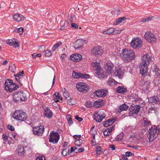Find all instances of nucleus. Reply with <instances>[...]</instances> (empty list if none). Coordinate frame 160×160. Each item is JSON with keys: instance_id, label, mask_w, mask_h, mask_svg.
Masks as SVG:
<instances>
[{"instance_id": "f257e3e1", "label": "nucleus", "mask_w": 160, "mask_h": 160, "mask_svg": "<svg viewBox=\"0 0 160 160\" xmlns=\"http://www.w3.org/2000/svg\"><path fill=\"white\" fill-rule=\"evenodd\" d=\"M142 61L140 63L139 68L140 73L142 76L147 73L148 65L151 62L152 59L147 54L143 55L142 58Z\"/></svg>"}, {"instance_id": "f03ea898", "label": "nucleus", "mask_w": 160, "mask_h": 160, "mask_svg": "<svg viewBox=\"0 0 160 160\" xmlns=\"http://www.w3.org/2000/svg\"><path fill=\"white\" fill-rule=\"evenodd\" d=\"M120 56L125 62H129L135 57V53L132 50L127 49L123 50L120 54Z\"/></svg>"}, {"instance_id": "7ed1b4c3", "label": "nucleus", "mask_w": 160, "mask_h": 160, "mask_svg": "<svg viewBox=\"0 0 160 160\" xmlns=\"http://www.w3.org/2000/svg\"><path fill=\"white\" fill-rule=\"evenodd\" d=\"M160 131V129L158 128L156 126H152L148 130V138L150 142L153 141L158 136Z\"/></svg>"}, {"instance_id": "20e7f679", "label": "nucleus", "mask_w": 160, "mask_h": 160, "mask_svg": "<svg viewBox=\"0 0 160 160\" xmlns=\"http://www.w3.org/2000/svg\"><path fill=\"white\" fill-rule=\"evenodd\" d=\"M26 94L22 91L16 92L13 95V100L14 102L19 103L27 99Z\"/></svg>"}, {"instance_id": "39448f33", "label": "nucleus", "mask_w": 160, "mask_h": 160, "mask_svg": "<svg viewBox=\"0 0 160 160\" xmlns=\"http://www.w3.org/2000/svg\"><path fill=\"white\" fill-rule=\"evenodd\" d=\"M5 86V90L10 92L17 90L19 88L18 84L13 82L12 81L9 79H8L6 81Z\"/></svg>"}, {"instance_id": "423d86ee", "label": "nucleus", "mask_w": 160, "mask_h": 160, "mask_svg": "<svg viewBox=\"0 0 160 160\" xmlns=\"http://www.w3.org/2000/svg\"><path fill=\"white\" fill-rule=\"evenodd\" d=\"M13 118L17 120L24 121L27 118L26 113L22 110H16L13 115Z\"/></svg>"}, {"instance_id": "0eeeda50", "label": "nucleus", "mask_w": 160, "mask_h": 160, "mask_svg": "<svg viewBox=\"0 0 160 160\" xmlns=\"http://www.w3.org/2000/svg\"><path fill=\"white\" fill-rule=\"evenodd\" d=\"M59 137L60 135L58 132L52 131L50 134L49 141L53 144L56 143L58 142Z\"/></svg>"}, {"instance_id": "6e6552de", "label": "nucleus", "mask_w": 160, "mask_h": 160, "mask_svg": "<svg viewBox=\"0 0 160 160\" xmlns=\"http://www.w3.org/2000/svg\"><path fill=\"white\" fill-rule=\"evenodd\" d=\"M131 46L135 49L140 48L142 44V41L139 38H133L130 43Z\"/></svg>"}, {"instance_id": "1a4fd4ad", "label": "nucleus", "mask_w": 160, "mask_h": 160, "mask_svg": "<svg viewBox=\"0 0 160 160\" xmlns=\"http://www.w3.org/2000/svg\"><path fill=\"white\" fill-rule=\"evenodd\" d=\"M144 37L147 41L150 43H154L157 41V38L155 35L151 32H146L144 35Z\"/></svg>"}, {"instance_id": "9d476101", "label": "nucleus", "mask_w": 160, "mask_h": 160, "mask_svg": "<svg viewBox=\"0 0 160 160\" xmlns=\"http://www.w3.org/2000/svg\"><path fill=\"white\" fill-rule=\"evenodd\" d=\"M76 88L78 90L81 92H86L89 89L88 86L83 82H78L76 84Z\"/></svg>"}, {"instance_id": "9b49d317", "label": "nucleus", "mask_w": 160, "mask_h": 160, "mask_svg": "<svg viewBox=\"0 0 160 160\" xmlns=\"http://www.w3.org/2000/svg\"><path fill=\"white\" fill-rule=\"evenodd\" d=\"M44 128L43 126L40 125L32 128L33 133L35 135H42L44 132Z\"/></svg>"}, {"instance_id": "f8f14e48", "label": "nucleus", "mask_w": 160, "mask_h": 160, "mask_svg": "<svg viewBox=\"0 0 160 160\" xmlns=\"http://www.w3.org/2000/svg\"><path fill=\"white\" fill-rule=\"evenodd\" d=\"M24 75L23 72L22 71L15 75V79L21 86H22L25 81L23 78Z\"/></svg>"}, {"instance_id": "ddd939ff", "label": "nucleus", "mask_w": 160, "mask_h": 160, "mask_svg": "<svg viewBox=\"0 0 160 160\" xmlns=\"http://www.w3.org/2000/svg\"><path fill=\"white\" fill-rule=\"evenodd\" d=\"M91 53L92 55L98 57L102 55L103 51L100 47L98 46L93 48L91 50Z\"/></svg>"}, {"instance_id": "4468645a", "label": "nucleus", "mask_w": 160, "mask_h": 160, "mask_svg": "<svg viewBox=\"0 0 160 160\" xmlns=\"http://www.w3.org/2000/svg\"><path fill=\"white\" fill-rule=\"evenodd\" d=\"M86 44V41L82 39H79L76 41L74 43V47L76 49H79L84 44Z\"/></svg>"}, {"instance_id": "2eb2a0df", "label": "nucleus", "mask_w": 160, "mask_h": 160, "mask_svg": "<svg viewBox=\"0 0 160 160\" xmlns=\"http://www.w3.org/2000/svg\"><path fill=\"white\" fill-rule=\"evenodd\" d=\"M105 117V114H103L100 115L98 112H96L93 116L94 119L96 122H100L102 119Z\"/></svg>"}, {"instance_id": "dca6fc26", "label": "nucleus", "mask_w": 160, "mask_h": 160, "mask_svg": "<svg viewBox=\"0 0 160 160\" xmlns=\"http://www.w3.org/2000/svg\"><path fill=\"white\" fill-rule=\"evenodd\" d=\"M107 91L105 89H101L96 91L94 93L99 97H104L107 95Z\"/></svg>"}, {"instance_id": "f3484780", "label": "nucleus", "mask_w": 160, "mask_h": 160, "mask_svg": "<svg viewBox=\"0 0 160 160\" xmlns=\"http://www.w3.org/2000/svg\"><path fill=\"white\" fill-rule=\"evenodd\" d=\"M113 64L110 63H107V65L105 66V68L109 74H112L114 73L113 70Z\"/></svg>"}, {"instance_id": "a211bd4d", "label": "nucleus", "mask_w": 160, "mask_h": 160, "mask_svg": "<svg viewBox=\"0 0 160 160\" xmlns=\"http://www.w3.org/2000/svg\"><path fill=\"white\" fill-rule=\"evenodd\" d=\"M140 110V106L139 105H132L129 108V110L132 113L137 114Z\"/></svg>"}, {"instance_id": "6ab92c4d", "label": "nucleus", "mask_w": 160, "mask_h": 160, "mask_svg": "<svg viewBox=\"0 0 160 160\" xmlns=\"http://www.w3.org/2000/svg\"><path fill=\"white\" fill-rule=\"evenodd\" d=\"M82 55L79 54H74L71 55L70 58L74 62L79 61L82 59Z\"/></svg>"}, {"instance_id": "aec40b11", "label": "nucleus", "mask_w": 160, "mask_h": 160, "mask_svg": "<svg viewBox=\"0 0 160 160\" xmlns=\"http://www.w3.org/2000/svg\"><path fill=\"white\" fill-rule=\"evenodd\" d=\"M8 44L10 46H13L15 48H18L19 47V43L16 41L15 39H8L7 41Z\"/></svg>"}, {"instance_id": "412c9836", "label": "nucleus", "mask_w": 160, "mask_h": 160, "mask_svg": "<svg viewBox=\"0 0 160 160\" xmlns=\"http://www.w3.org/2000/svg\"><path fill=\"white\" fill-rule=\"evenodd\" d=\"M13 18L15 21L18 22L24 21L26 19L25 17L19 14H15Z\"/></svg>"}, {"instance_id": "4be33fe9", "label": "nucleus", "mask_w": 160, "mask_h": 160, "mask_svg": "<svg viewBox=\"0 0 160 160\" xmlns=\"http://www.w3.org/2000/svg\"><path fill=\"white\" fill-rule=\"evenodd\" d=\"M113 73H115L117 77L120 78L123 76L124 71L123 69L118 68L116 69Z\"/></svg>"}, {"instance_id": "5701e85b", "label": "nucleus", "mask_w": 160, "mask_h": 160, "mask_svg": "<svg viewBox=\"0 0 160 160\" xmlns=\"http://www.w3.org/2000/svg\"><path fill=\"white\" fill-rule=\"evenodd\" d=\"M116 121L115 118H113L108 119L105 122H103V125L106 127H108V126L112 125L114 122Z\"/></svg>"}, {"instance_id": "b1692460", "label": "nucleus", "mask_w": 160, "mask_h": 160, "mask_svg": "<svg viewBox=\"0 0 160 160\" xmlns=\"http://www.w3.org/2000/svg\"><path fill=\"white\" fill-rule=\"evenodd\" d=\"M17 151L19 156L22 157L24 156L25 150L23 146H18L17 148Z\"/></svg>"}, {"instance_id": "393cba45", "label": "nucleus", "mask_w": 160, "mask_h": 160, "mask_svg": "<svg viewBox=\"0 0 160 160\" xmlns=\"http://www.w3.org/2000/svg\"><path fill=\"white\" fill-rule=\"evenodd\" d=\"M113 126H112L107 128L103 132V133L104 136L107 137L112 134V132L113 130Z\"/></svg>"}, {"instance_id": "a878e982", "label": "nucleus", "mask_w": 160, "mask_h": 160, "mask_svg": "<svg viewBox=\"0 0 160 160\" xmlns=\"http://www.w3.org/2000/svg\"><path fill=\"white\" fill-rule=\"evenodd\" d=\"M148 102L151 103H160V100L157 96H153L149 98Z\"/></svg>"}, {"instance_id": "bb28decb", "label": "nucleus", "mask_w": 160, "mask_h": 160, "mask_svg": "<svg viewBox=\"0 0 160 160\" xmlns=\"http://www.w3.org/2000/svg\"><path fill=\"white\" fill-rule=\"evenodd\" d=\"M53 100L56 102H60L62 100V98L61 97L60 94L59 93L56 92L53 95Z\"/></svg>"}, {"instance_id": "cd10ccee", "label": "nucleus", "mask_w": 160, "mask_h": 160, "mask_svg": "<svg viewBox=\"0 0 160 160\" xmlns=\"http://www.w3.org/2000/svg\"><path fill=\"white\" fill-rule=\"evenodd\" d=\"M150 83L148 81L145 82L142 86V89L144 91H147L149 88Z\"/></svg>"}, {"instance_id": "c85d7f7f", "label": "nucleus", "mask_w": 160, "mask_h": 160, "mask_svg": "<svg viewBox=\"0 0 160 160\" xmlns=\"http://www.w3.org/2000/svg\"><path fill=\"white\" fill-rule=\"evenodd\" d=\"M44 115L48 118H50L52 117V112L48 108H46L44 112Z\"/></svg>"}, {"instance_id": "c756f323", "label": "nucleus", "mask_w": 160, "mask_h": 160, "mask_svg": "<svg viewBox=\"0 0 160 160\" xmlns=\"http://www.w3.org/2000/svg\"><path fill=\"white\" fill-rule=\"evenodd\" d=\"M116 91L118 93H124L126 92L127 89L122 86H119L117 88Z\"/></svg>"}, {"instance_id": "7c9ffc66", "label": "nucleus", "mask_w": 160, "mask_h": 160, "mask_svg": "<svg viewBox=\"0 0 160 160\" xmlns=\"http://www.w3.org/2000/svg\"><path fill=\"white\" fill-rule=\"evenodd\" d=\"M128 108V106L125 104H123L119 107L118 111L120 112L122 111L127 110Z\"/></svg>"}, {"instance_id": "2f4dec72", "label": "nucleus", "mask_w": 160, "mask_h": 160, "mask_svg": "<svg viewBox=\"0 0 160 160\" xmlns=\"http://www.w3.org/2000/svg\"><path fill=\"white\" fill-rule=\"evenodd\" d=\"M92 65L95 68L94 69L96 70L100 71V66L99 63L97 62H92Z\"/></svg>"}, {"instance_id": "473e14b6", "label": "nucleus", "mask_w": 160, "mask_h": 160, "mask_svg": "<svg viewBox=\"0 0 160 160\" xmlns=\"http://www.w3.org/2000/svg\"><path fill=\"white\" fill-rule=\"evenodd\" d=\"M67 22L65 20L61 21L60 23L61 27L60 28L59 30H62L65 29L67 28Z\"/></svg>"}, {"instance_id": "72a5a7b5", "label": "nucleus", "mask_w": 160, "mask_h": 160, "mask_svg": "<svg viewBox=\"0 0 160 160\" xmlns=\"http://www.w3.org/2000/svg\"><path fill=\"white\" fill-rule=\"evenodd\" d=\"M62 92L64 96L66 99H68L70 98V94L66 91L65 88L62 89Z\"/></svg>"}, {"instance_id": "f704fd0d", "label": "nucleus", "mask_w": 160, "mask_h": 160, "mask_svg": "<svg viewBox=\"0 0 160 160\" xmlns=\"http://www.w3.org/2000/svg\"><path fill=\"white\" fill-rule=\"evenodd\" d=\"M114 30V28H109L107 29L104 30L103 32V33L105 34L108 35H110L112 34H113V32Z\"/></svg>"}, {"instance_id": "c9c22d12", "label": "nucleus", "mask_w": 160, "mask_h": 160, "mask_svg": "<svg viewBox=\"0 0 160 160\" xmlns=\"http://www.w3.org/2000/svg\"><path fill=\"white\" fill-rule=\"evenodd\" d=\"M62 43L61 42H58L54 44L52 48V51L54 52L55 51L59 46L62 45Z\"/></svg>"}, {"instance_id": "e433bc0d", "label": "nucleus", "mask_w": 160, "mask_h": 160, "mask_svg": "<svg viewBox=\"0 0 160 160\" xmlns=\"http://www.w3.org/2000/svg\"><path fill=\"white\" fill-rule=\"evenodd\" d=\"M69 149L68 148L63 149L61 152V154L63 156H66L69 155Z\"/></svg>"}, {"instance_id": "4c0bfd02", "label": "nucleus", "mask_w": 160, "mask_h": 160, "mask_svg": "<svg viewBox=\"0 0 160 160\" xmlns=\"http://www.w3.org/2000/svg\"><path fill=\"white\" fill-rule=\"evenodd\" d=\"M82 75L81 73L73 71L72 74V76L75 78H81V75Z\"/></svg>"}, {"instance_id": "58836bf2", "label": "nucleus", "mask_w": 160, "mask_h": 160, "mask_svg": "<svg viewBox=\"0 0 160 160\" xmlns=\"http://www.w3.org/2000/svg\"><path fill=\"white\" fill-rule=\"evenodd\" d=\"M144 127H146L151 125V122L147 118H143Z\"/></svg>"}, {"instance_id": "ea45409f", "label": "nucleus", "mask_w": 160, "mask_h": 160, "mask_svg": "<svg viewBox=\"0 0 160 160\" xmlns=\"http://www.w3.org/2000/svg\"><path fill=\"white\" fill-rule=\"evenodd\" d=\"M108 83V85L113 86L116 84L117 82L113 79H109Z\"/></svg>"}, {"instance_id": "a19ab883", "label": "nucleus", "mask_w": 160, "mask_h": 160, "mask_svg": "<svg viewBox=\"0 0 160 160\" xmlns=\"http://www.w3.org/2000/svg\"><path fill=\"white\" fill-rule=\"evenodd\" d=\"M82 143V140L81 139H77L75 142V144L76 146H77L78 147H80L81 146V145Z\"/></svg>"}, {"instance_id": "79ce46f5", "label": "nucleus", "mask_w": 160, "mask_h": 160, "mask_svg": "<svg viewBox=\"0 0 160 160\" xmlns=\"http://www.w3.org/2000/svg\"><path fill=\"white\" fill-rule=\"evenodd\" d=\"M101 102L96 101L93 103V106L96 108H100L101 106Z\"/></svg>"}, {"instance_id": "37998d69", "label": "nucleus", "mask_w": 160, "mask_h": 160, "mask_svg": "<svg viewBox=\"0 0 160 160\" xmlns=\"http://www.w3.org/2000/svg\"><path fill=\"white\" fill-rule=\"evenodd\" d=\"M81 74L80 78L82 79H88L90 77V75L88 74L81 73Z\"/></svg>"}, {"instance_id": "c03bdc74", "label": "nucleus", "mask_w": 160, "mask_h": 160, "mask_svg": "<svg viewBox=\"0 0 160 160\" xmlns=\"http://www.w3.org/2000/svg\"><path fill=\"white\" fill-rule=\"evenodd\" d=\"M126 19L125 17L119 18L116 20V22L117 23H120Z\"/></svg>"}, {"instance_id": "a18cd8bd", "label": "nucleus", "mask_w": 160, "mask_h": 160, "mask_svg": "<svg viewBox=\"0 0 160 160\" xmlns=\"http://www.w3.org/2000/svg\"><path fill=\"white\" fill-rule=\"evenodd\" d=\"M52 52L49 50H47L45 52V57H50L52 55Z\"/></svg>"}, {"instance_id": "49530a36", "label": "nucleus", "mask_w": 160, "mask_h": 160, "mask_svg": "<svg viewBox=\"0 0 160 160\" xmlns=\"http://www.w3.org/2000/svg\"><path fill=\"white\" fill-rule=\"evenodd\" d=\"M16 66L14 64H13L9 67V70L12 72H14L16 70Z\"/></svg>"}, {"instance_id": "de8ad7c7", "label": "nucleus", "mask_w": 160, "mask_h": 160, "mask_svg": "<svg viewBox=\"0 0 160 160\" xmlns=\"http://www.w3.org/2000/svg\"><path fill=\"white\" fill-rule=\"evenodd\" d=\"M67 119H69L68 120V123L69 125H71L73 123V122L71 119V117L70 115H68L66 117Z\"/></svg>"}, {"instance_id": "09e8293b", "label": "nucleus", "mask_w": 160, "mask_h": 160, "mask_svg": "<svg viewBox=\"0 0 160 160\" xmlns=\"http://www.w3.org/2000/svg\"><path fill=\"white\" fill-rule=\"evenodd\" d=\"M92 105V102L90 101L87 102L85 104V106L88 108H91Z\"/></svg>"}, {"instance_id": "8fccbe9b", "label": "nucleus", "mask_w": 160, "mask_h": 160, "mask_svg": "<svg viewBox=\"0 0 160 160\" xmlns=\"http://www.w3.org/2000/svg\"><path fill=\"white\" fill-rule=\"evenodd\" d=\"M96 154H100L101 153V147H98L96 148Z\"/></svg>"}, {"instance_id": "3c124183", "label": "nucleus", "mask_w": 160, "mask_h": 160, "mask_svg": "<svg viewBox=\"0 0 160 160\" xmlns=\"http://www.w3.org/2000/svg\"><path fill=\"white\" fill-rule=\"evenodd\" d=\"M9 136L10 137L12 136L14 139H17L18 137V135L15 133L12 132Z\"/></svg>"}, {"instance_id": "603ef678", "label": "nucleus", "mask_w": 160, "mask_h": 160, "mask_svg": "<svg viewBox=\"0 0 160 160\" xmlns=\"http://www.w3.org/2000/svg\"><path fill=\"white\" fill-rule=\"evenodd\" d=\"M45 48L44 46H41L38 50L41 52H43L45 50Z\"/></svg>"}, {"instance_id": "864d4df0", "label": "nucleus", "mask_w": 160, "mask_h": 160, "mask_svg": "<svg viewBox=\"0 0 160 160\" xmlns=\"http://www.w3.org/2000/svg\"><path fill=\"white\" fill-rule=\"evenodd\" d=\"M24 29L22 27L18 28V32L20 34H22L23 31Z\"/></svg>"}, {"instance_id": "5fc2aeb1", "label": "nucleus", "mask_w": 160, "mask_h": 160, "mask_svg": "<svg viewBox=\"0 0 160 160\" xmlns=\"http://www.w3.org/2000/svg\"><path fill=\"white\" fill-rule=\"evenodd\" d=\"M32 57L34 58H35L37 57H40L41 56V53H38L37 54H36L35 53H33L32 55Z\"/></svg>"}, {"instance_id": "6e6d98bb", "label": "nucleus", "mask_w": 160, "mask_h": 160, "mask_svg": "<svg viewBox=\"0 0 160 160\" xmlns=\"http://www.w3.org/2000/svg\"><path fill=\"white\" fill-rule=\"evenodd\" d=\"M121 30H116L114 29V31L113 32V34H119L121 32Z\"/></svg>"}, {"instance_id": "4d7b16f0", "label": "nucleus", "mask_w": 160, "mask_h": 160, "mask_svg": "<svg viewBox=\"0 0 160 160\" xmlns=\"http://www.w3.org/2000/svg\"><path fill=\"white\" fill-rule=\"evenodd\" d=\"M8 128L11 131H13L14 130V128L13 126L9 125H8Z\"/></svg>"}, {"instance_id": "13d9d810", "label": "nucleus", "mask_w": 160, "mask_h": 160, "mask_svg": "<svg viewBox=\"0 0 160 160\" xmlns=\"http://www.w3.org/2000/svg\"><path fill=\"white\" fill-rule=\"evenodd\" d=\"M77 149V148H76L75 147H72L71 148V152H76V150Z\"/></svg>"}, {"instance_id": "bf43d9fd", "label": "nucleus", "mask_w": 160, "mask_h": 160, "mask_svg": "<svg viewBox=\"0 0 160 160\" xmlns=\"http://www.w3.org/2000/svg\"><path fill=\"white\" fill-rule=\"evenodd\" d=\"M132 153L130 152H126V156H132Z\"/></svg>"}, {"instance_id": "052dcab7", "label": "nucleus", "mask_w": 160, "mask_h": 160, "mask_svg": "<svg viewBox=\"0 0 160 160\" xmlns=\"http://www.w3.org/2000/svg\"><path fill=\"white\" fill-rule=\"evenodd\" d=\"M71 26L74 29H76L78 28L77 24L75 23H72Z\"/></svg>"}, {"instance_id": "680f3d73", "label": "nucleus", "mask_w": 160, "mask_h": 160, "mask_svg": "<svg viewBox=\"0 0 160 160\" xmlns=\"http://www.w3.org/2000/svg\"><path fill=\"white\" fill-rule=\"evenodd\" d=\"M36 160H45V158L44 156L39 157L37 158Z\"/></svg>"}, {"instance_id": "e2e57ef3", "label": "nucleus", "mask_w": 160, "mask_h": 160, "mask_svg": "<svg viewBox=\"0 0 160 160\" xmlns=\"http://www.w3.org/2000/svg\"><path fill=\"white\" fill-rule=\"evenodd\" d=\"M75 118L76 120H78V121H79V122H81L82 120V118L79 117H78V116L77 115L76 116Z\"/></svg>"}, {"instance_id": "0e129e2a", "label": "nucleus", "mask_w": 160, "mask_h": 160, "mask_svg": "<svg viewBox=\"0 0 160 160\" xmlns=\"http://www.w3.org/2000/svg\"><path fill=\"white\" fill-rule=\"evenodd\" d=\"M81 135H74L73 136V138L75 139H80V138H81Z\"/></svg>"}, {"instance_id": "69168bd1", "label": "nucleus", "mask_w": 160, "mask_h": 160, "mask_svg": "<svg viewBox=\"0 0 160 160\" xmlns=\"http://www.w3.org/2000/svg\"><path fill=\"white\" fill-rule=\"evenodd\" d=\"M2 138L4 141H6L8 139V137L6 135L3 134Z\"/></svg>"}, {"instance_id": "338daca9", "label": "nucleus", "mask_w": 160, "mask_h": 160, "mask_svg": "<svg viewBox=\"0 0 160 160\" xmlns=\"http://www.w3.org/2000/svg\"><path fill=\"white\" fill-rule=\"evenodd\" d=\"M68 103L69 105H73V103L72 102V99H71V98L69 99H68Z\"/></svg>"}, {"instance_id": "774afa93", "label": "nucleus", "mask_w": 160, "mask_h": 160, "mask_svg": "<svg viewBox=\"0 0 160 160\" xmlns=\"http://www.w3.org/2000/svg\"><path fill=\"white\" fill-rule=\"evenodd\" d=\"M109 147L110 148H112V149L113 150H115V146L114 145H112V144L110 145Z\"/></svg>"}]
</instances>
